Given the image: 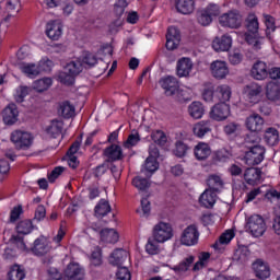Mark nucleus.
<instances>
[{
	"mask_svg": "<svg viewBox=\"0 0 280 280\" xmlns=\"http://www.w3.org/2000/svg\"><path fill=\"white\" fill-rule=\"evenodd\" d=\"M209 132H211L210 120H201L192 126V135L197 137V139H205V136L209 135Z\"/></svg>",
	"mask_w": 280,
	"mask_h": 280,
	"instance_id": "nucleus-23",
	"label": "nucleus"
},
{
	"mask_svg": "<svg viewBox=\"0 0 280 280\" xmlns=\"http://www.w3.org/2000/svg\"><path fill=\"white\" fill-rule=\"evenodd\" d=\"M65 124L58 119L51 120L50 125L46 128L47 135H50L52 139H58L62 135V128Z\"/></svg>",
	"mask_w": 280,
	"mask_h": 280,
	"instance_id": "nucleus-34",
	"label": "nucleus"
},
{
	"mask_svg": "<svg viewBox=\"0 0 280 280\" xmlns=\"http://www.w3.org/2000/svg\"><path fill=\"white\" fill-rule=\"evenodd\" d=\"M65 277L58 271L57 268L50 267L48 269V278L47 280H62Z\"/></svg>",
	"mask_w": 280,
	"mask_h": 280,
	"instance_id": "nucleus-64",
	"label": "nucleus"
},
{
	"mask_svg": "<svg viewBox=\"0 0 280 280\" xmlns=\"http://www.w3.org/2000/svg\"><path fill=\"white\" fill-rule=\"evenodd\" d=\"M244 178L247 185H259L261 183V170L247 168L244 173Z\"/></svg>",
	"mask_w": 280,
	"mask_h": 280,
	"instance_id": "nucleus-27",
	"label": "nucleus"
},
{
	"mask_svg": "<svg viewBox=\"0 0 280 280\" xmlns=\"http://www.w3.org/2000/svg\"><path fill=\"white\" fill-rule=\"evenodd\" d=\"M208 186L210 187L209 189H211L212 191H218L220 189V187H222L223 183H222V177H220L219 175H210L208 177L207 180Z\"/></svg>",
	"mask_w": 280,
	"mask_h": 280,
	"instance_id": "nucleus-50",
	"label": "nucleus"
},
{
	"mask_svg": "<svg viewBox=\"0 0 280 280\" xmlns=\"http://www.w3.org/2000/svg\"><path fill=\"white\" fill-rule=\"evenodd\" d=\"M215 200H218V195L212 189H206L199 198L200 205L206 207V209L213 207V205H215Z\"/></svg>",
	"mask_w": 280,
	"mask_h": 280,
	"instance_id": "nucleus-28",
	"label": "nucleus"
},
{
	"mask_svg": "<svg viewBox=\"0 0 280 280\" xmlns=\"http://www.w3.org/2000/svg\"><path fill=\"white\" fill-rule=\"evenodd\" d=\"M82 144V133L80 137L70 145L67 151V156H75L80 150V145Z\"/></svg>",
	"mask_w": 280,
	"mask_h": 280,
	"instance_id": "nucleus-57",
	"label": "nucleus"
},
{
	"mask_svg": "<svg viewBox=\"0 0 280 280\" xmlns=\"http://www.w3.org/2000/svg\"><path fill=\"white\" fill-rule=\"evenodd\" d=\"M84 269L78 262H70L63 271V280H84Z\"/></svg>",
	"mask_w": 280,
	"mask_h": 280,
	"instance_id": "nucleus-11",
	"label": "nucleus"
},
{
	"mask_svg": "<svg viewBox=\"0 0 280 280\" xmlns=\"http://www.w3.org/2000/svg\"><path fill=\"white\" fill-rule=\"evenodd\" d=\"M243 94L249 104H257L259 102V95H261V88L257 83H250L244 88Z\"/></svg>",
	"mask_w": 280,
	"mask_h": 280,
	"instance_id": "nucleus-17",
	"label": "nucleus"
},
{
	"mask_svg": "<svg viewBox=\"0 0 280 280\" xmlns=\"http://www.w3.org/2000/svg\"><path fill=\"white\" fill-rule=\"evenodd\" d=\"M51 67H54V61L47 59L39 62V66H36L35 63H27L21 66V71L27 78L34 79L37 75L40 74V71H51Z\"/></svg>",
	"mask_w": 280,
	"mask_h": 280,
	"instance_id": "nucleus-6",
	"label": "nucleus"
},
{
	"mask_svg": "<svg viewBox=\"0 0 280 280\" xmlns=\"http://www.w3.org/2000/svg\"><path fill=\"white\" fill-rule=\"evenodd\" d=\"M231 116V106L225 103L215 104L210 110V119L224 121Z\"/></svg>",
	"mask_w": 280,
	"mask_h": 280,
	"instance_id": "nucleus-10",
	"label": "nucleus"
},
{
	"mask_svg": "<svg viewBox=\"0 0 280 280\" xmlns=\"http://www.w3.org/2000/svg\"><path fill=\"white\" fill-rule=\"evenodd\" d=\"M266 121L259 114H252L245 120V126L250 132H261Z\"/></svg>",
	"mask_w": 280,
	"mask_h": 280,
	"instance_id": "nucleus-16",
	"label": "nucleus"
},
{
	"mask_svg": "<svg viewBox=\"0 0 280 280\" xmlns=\"http://www.w3.org/2000/svg\"><path fill=\"white\" fill-rule=\"evenodd\" d=\"M25 277V269L18 264L12 265L7 273V280H24Z\"/></svg>",
	"mask_w": 280,
	"mask_h": 280,
	"instance_id": "nucleus-32",
	"label": "nucleus"
},
{
	"mask_svg": "<svg viewBox=\"0 0 280 280\" xmlns=\"http://www.w3.org/2000/svg\"><path fill=\"white\" fill-rule=\"evenodd\" d=\"M188 114L192 119H202L205 115V106L200 102H192L188 106Z\"/></svg>",
	"mask_w": 280,
	"mask_h": 280,
	"instance_id": "nucleus-37",
	"label": "nucleus"
},
{
	"mask_svg": "<svg viewBox=\"0 0 280 280\" xmlns=\"http://www.w3.org/2000/svg\"><path fill=\"white\" fill-rule=\"evenodd\" d=\"M160 85L165 92V95H174L178 91V80L174 77H166L160 80Z\"/></svg>",
	"mask_w": 280,
	"mask_h": 280,
	"instance_id": "nucleus-24",
	"label": "nucleus"
},
{
	"mask_svg": "<svg viewBox=\"0 0 280 280\" xmlns=\"http://www.w3.org/2000/svg\"><path fill=\"white\" fill-rule=\"evenodd\" d=\"M178 45H180V33L178 32V28L171 26L166 34V49L172 51L176 49Z\"/></svg>",
	"mask_w": 280,
	"mask_h": 280,
	"instance_id": "nucleus-19",
	"label": "nucleus"
},
{
	"mask_svg": "<svg viewBox=\"0 0 280 280\" xmlns=\"http://www.w3.org/2000/svg\"><path fill=\"white\" fill-rule=\"evenodd\" d=\"M211 145L207 142H198L194 147V155L197 161H207L211 156Z\"/></svg>",
	"mask_w": 280,
	"mask_h": 280,
	"instance_id": "nucleus-21",
	"label": "nucleus"
},
{
	"mask_svg": "<svg viewBox=\"0 0 280 280\" xmlns=\"http://www.w3.org/2000/svg\"><path fill=\"white\" fill-rule=\"evenodd\" d=\"M197 21H198L199 25L207 27V25H211V23L213 22V18L211 15L207 14V11H205V9H202L197 14Z\"/></svg>",
	"mask_w": 280,
	"mask_h": 280,
	"instance_id": "nucleus-51",
	"label": "nucleus"
},
{
	"mask_svg": "<svg viewBox=\"0 0 280 280\" xmlns=\"http://www.w3.org/2000/svg\"><path fill=\"white\" fill-rule=\"evenodd\" d=\"M175 9L179 14H191L196 10V0H175Z\"/></svg>",
	"mask_w": 280,
	"mask_h": 280,
	"instance_id": "nucleus-25",
	"label": "nucleus"
},
{
	"mask_svg": "<svg viewBox=\"0 0 280 280\" xmlns=\"http://www.w3.org/2000/svg\"><path fill=\"white\" fill-rule=\"evenodd\" d=\"M199 237L200 232H198V226L190 224L182 232L180 244H183V246H196Z\"/></svg>",
	"mask_w": 280,
	"mask_h": 280,
	"instance_id": "nucleus-7",
	"label": "nucleus"
},
{
	"mask_svg": "<svg viewBox=\"0 0 280 280\" xmlns=\"http://www.w3.org/2000/svg\"><path fill=\"white\" fill-rule=\"evenodd\" d=\"M213 93H215V88L213 86V83H205L203 88V100L206 102H213Z\"/></svg>",
	"mask_w": 280,
	"mask_h": 280,
	"instance_id": "nucleus-54",
	"label": "nucleus"
},
{
	"mask_svg": "<svg viewBox=\"0 0 280 280\" xmlns=\"http://www.w3.org/2000/svg\"><path fill=\"white\" fill-rule=\"evenodd\" d=\"M264 139L267 145L272 147V145L279 144V141H280L279 130H277V128L275 127L267 128L264 133Z\"/></svg>",
	"mask_w": 280,
	"mask_h": 280,
	"instance_id": "nucleus-31",
	"label": "nucleus"
},
{
	"mask_svg": "<svg viewBox=\"0 0 280 280\" xmlns=\"http://www.w3.org/2000/svg\"><path fill=\"white\" fill-rule=\"evenodd\" d=\"M10 139L15 150H30L34 143V137H32V133L23 130L12 131Z\"/></svg>",
	"mask_w": 280,
	"mask_h": 280,
	"instance_id": "nucleus-4",
	"label": "nucleus"
},
{
	"mask_svg": "<svg viewBox=\"0 0 280 280\" xmlns=\"http://www.w3.org/2000/svg\"><path fill=\"white\" fill-rule=\"evenodd\" d=\"M266 156V148L262 145H254L245 155L246 165H259Z\"/></svg>",
	"mask_w": 280,
	"mask_h": 280,
	"instance_id": "nucleus-8",
	"label": "nucleus"
},
{
	"mask_svg": "<svg viewBox=\"0 0 280 280\" xmlns=\"http://www.w3.org/2000/svg\"><path fill=\"white\" fill-rule=\"evenodd\" d=\"M187 144L183 142H177L176 148H175V155L178 156L179 159H183L187 154Z\"/></svg>",
	"mask_w": 280,
	"mask_h": 280,
	"instance_id": "nucleus-63",
	"label": "nucleus"
},
{
	"mask_svg": "<svg viewBox=\"0 0 280 280\" xmlns=\"http://www.w3.org/2000/svg\"><path fill=\"white\" fill-rule=\"evenodd\" d=\"M233 47V37L231 35L225 34L221 37H215L212 40V49L217 51L218 54L222 51H229Z\"/></svg>",
	"mask_w": 280,
	"mask_h": 280,
	"instance_id": "nucleus-13",
	"label": "nucleus"
},
{
	"mask_svg": "<svg viewBox=\"0 0 280 280\" xmlns=\"http://www.w3.org/2000/svg\"><path fill=\"white\" fill-rule=\"evenodd\" d=\"M133 187L139 189V191H145L150 187V182L147 178L136 177L132 180Z\"/></svg>",
	"mask_w": 280,
	"mask_h": 280,
	"instance_id": "nucleus-55",
	"label": "nucleus"
},
{
	"mask_svg": "<svg viewBox=\"0 0 280 280\" xmlns=\"http://www.w3.org/2000/svg\"><path fill=\"white\" fill-rule=\"evenodd\" d=\"M23 213V206H15L10 212V222L14 223Z\"/></svg>",
	"mask_w": 280,
	"mask_h": 280,
	"instance_id": "nucleus-60",
	"label": "nucleus"
},
{
	"mask_svg": "<svg viewBox=\"0 0 280 280\" xmlns=\"http://www.w3.org/2000/svg\"><path fill=\"white\" fill-rule=\"evenodd\" d=\"M217 97L220 102H229L231 100V95H233V91L231 86L228 84H221L215 89Z\"/></svg>",
	"mask_w": 280,
	"mask_h": 280,
	"instance_id": "nucleus-39",
	"label": "nucleus"
},
{
	"mask_svg": "<svg viewBox=\"0 0 280 280\" xmlns=\"http://www.w3.org/2000/svg\"><path fill=\"white\" fill-rule=\"evenodd\" d=\"M266 95H267L268 100H270L271 102L280 100L279 85L272 81L267 83Z\"/></svg>",
	"mask_w": 280,
	"mask_h": 280,
	"instance_id": "nucleus-41",
	"label": "nucleus"
},
{
	"mask_svg": "<svg viewBox=\"0 0 280 280\" xmlns=\"http://www.w3.org/2000/svg\"><path fill=\"white\" fill-rule=\"evenodd\" d=\"M248 257H250V250L246 246L238 247L234 253L235 261H240L241 264H246Z\"/></svg>",
	"mask_w": 280,
	"mask_h": 280,
	"instance_id": "nucleus-45",
	"label": "nucleus"
},
{
	"mask_svg": "<svg viewBox=\"0 0 280 280\" xmlns=\"http://www.w3.org/2000/svg\"><path fill=\"white\" fill-rule=\"evenodd\" d=\"M15 231L18 235H30L34 231V223L30 219L22 220L16 224Z\"/></svg>",
	"mask_w": 280,
	"mask_h": 280,
	"instance_id": "nucleus-38",
	"label": "nucleus"
},
{
	"mask_svg": "<svg viewBox=\"0 0 280 280\" xmlns=\"http://www.w3.org/2000/svg\"><path fill=\"white\" fill-rule=\"evenodd\" d=\"M94 217L97 220H104L106 218V199L102 198L94 207Z\"/></svg>",
	"mask_w": 280,
	"mask_h": 280,
	"instance_id": "nucleus-46",
	"label": "nucleus"
},
{
	"mask_svg": "<svg viewBox=\"0 0 280 280\" xmlns=\"http://www.w3.org/2000/svg\"><path fill=\"white\" fill-rule=\"evenodd\" d=\"M106 218H107V224L117 225V209H115V206L112 207L108 203L106 205Z\"/></svg>",
	"mask_w": 280,
	"mask_h": 280,
	"instance_id": "nucleus-53",
	"label": "nucleus"
},
{
	"mask_svg": "<svg viewBox=\"0 0 280 280\" xmlns=\"http://www.w3.org/2000/svg\"><path fill=\"white\" fill-rule=\"evenodd\" d=\"M2 119L5 126H14L19 121V107L14 103H10L2 110Z\"/></svg>",
	"mask_w": 280,
	"mask_h": 280,
	"instance_id": "nucleus-12",
	"label": "nucleus"
},
{
	"mask_svg": "<svg viewBox=\"0 0 280 280\" xmlns=\"http://www.w3.org/2000/svg\"><path fill=\"white\" fill-rule=\"evenodd\" d=\"M46 36H48L50 40H60L62 36V24L58 21L48 22L46 25Z\"/></svg>",
	"mask_w": 280,
	"mask_h": 280,
	"instance_id": "nucleus-22",
	"label": "nucleus"
},
{
	"mask_svg": "<svg viewBox=\"0 0 280 280\" xmlns=\"http://www.w3.org/2000/svg\"><path fill=\"white\" fill-rule=\"evenodd\" d=\"M152 140L154 143H158V145H165V143H167V136L165 132L158 130L152 133Z\"/></svg>",
	"mask_w": 280,
	"mask_h": 280,
	"instance_id": "nucleus-56",
	"label": "nucleus"
},
{
	"mask_svg": "<svg viewBox=\"0 0 280 280\" xmlns=\"http://www.w3.org/2000/svg\"><path fill=\"white\" fill-rule=\"evenodd\" d=\"M245 231L253 237H261L266 233V221L261 215L253 214L246 219Z\"/></svg>",
	"mask_w": 280,
	"mask_h": 280,
	"instance_id": "nucleus-3",
	"label": "nucleus"
},
{
	"mask_svg": "<svg viewBox=\"0 0 280 280\" xmlns=\"http://www.w3.org/2000/svg\"><path fill=\"white\" fill-rule=\"evenodd\" d=\"M209 261H211V254L208 252H201L198 256V261L192 266V271L198 272L202 270V268H207L209 266Z\"/></svg>",
	"mask_w": 280,
	"mask_h": 280,
	"instance_id": "nucleus-36",
	"label": "nucleus"
},
{
	"mask_svg": "<svg viewBox=\"0 0 280 280\" xmlns=\"http://www.w3.org/2000/svg\"><path fill=\"white\" fill-rule=\"evenodd\" d=\"M80 73H82V63L80 61H70L67 63L65 71L59 73L58 80L61 84L72 86L75 82V75H80Z\"/></svg>",
	"mask_w": 280,
	"mask_h": 280,
	"instance_id": "nucleus-1",
	"label": "nucleus"
},
{
	"mask_svg": "<svg viewBox=\"0 0 280 280\" xmlns=\"http://www.w3.org/2000/svg\"><path fill=\"white\" fill-rule=\"evenodd\" d=\"M152 235L154 242L158 244H165V242H170V240L174 237V229L172 228V224L160 221L153 226Z\"/></svg>",
	"mask_w": 280,
	"mask_h": 280,
	"instance_id": "nucleus-2",
	"label": "nucleus"
},
{
	"mask_svg": "<svg viewBox=\"0 0 280 280\" xmlns=\"http://www.w3.org/2000/svg\"><path fill=\"white\" fill-rule=\"evenodd\" d=\"M194 71V61L190 58H180L176 63V73L178 78H189Z\"/></svg>",
	"mask_w": 280,
	"mask_h": 280,
	"instance_id": "nucleus-15",
	"label": "nucleus"
},
{
	"mask_svg": "<svg viewBox=\"0 0 280 280\" xmlns=\"http://www.w3.org/2000/svg\"><path fill=\"white\" fill-rule=\"evenodd\" d=\"M77 62L81 63V71H82L83 67H85V69L95 67V65H97V57L90 51H83L81 58L77 60Z\"/></svg>",
	"mask_w": 280,
	"mask_h": 280,
	"instance_id": "nucleus-35",
	"label": "nucleus"
},
{
	"mask_svg": "<svg viewBox=\"0 0 280 280\" xmlns=\"http://www.w3.org/2000/svg\"><path fill=\"white\" fill-rule=\"evenodd\" d=\"M253 270L258 279H269L271 275L270 265L261 259L253 264Z\"/></svg>",
	"mask_w": 280,
	"mask_h": 280,
	"instance_id": "nucleus-20",
	"label": "nucleus"
},
{
	"mask_svg": "<svg viewBox=\"0 0 280 280\" xmlns=\"http://www.w3.org/2000/svg\"><path fill=\"white\" fill-rule=\"evenodd\" d=\"M265 25H266V34L267 38L272 39V33L277 30V26H275V18L265 14Z\"/></svg>",
	"mask_w": 280,
	"mask_h": 280,
	"instance_id": "nucleus-49",
	"label": "nucleus"
},
{
	"mask_svg": "<svg viewBox=\"0 0 280 280\" xmlns=\"http://www.w3.org/2000/svg\"><path fill=\"white\" fill-rule=\"evenodd\" d=\"M49 243L47 242V238L45 236L37 237L33 246L31 247V253L35 255V257H45L47 253H49Z\"/></svg>",
	"mask_w": 280,
	"mask_h": 280,
	"instance_id": "nucleus-14",
	"label": "nucleus"
},
{
	"mask_svg": "<svg viewBox=\"0 0 280 280\" xmlns=\"http://www.w3.org/2000/svg\"><path fill=\"white\" fill-rule=\"evenodd\" d=\"M233 237H235V234L233 233V231H231V230L226 231L212 245V248H214V250H218V253H222L224 250V248H226V245L231 244V240H233Z\"/></svg>",
	"mask_w": 280,
	"mask_h": 280,
	"instance_id": "nucleus-26",
	"label": "nucleus"
},
{
	"mask_svg": "<svg viewBox=\"0 0 280 280\" xmlns=\"http://www.w3.org/2000/svg\"><path fill=\"white\" fill-rule=\"evenodd\" d=\"M116 279L117 280H131L132 275L130 273V270H128V268L121 267L116 272Z\"/></svg>",
	"mask_w": 280,
	"mask_h": 280,
	"instance_id": "nucleus-59",
	"label": "nucleus"
},
{
	"mask_svg": "<svg viewBox=\"0 0 280 280\" xmlns=\"http://www.w3.org/2000/svg\"><path fill=\"white\" fill-rule=\"evenodd\" d=\"M58 115L63 117V119H71L75 117V106L71 105L69 101H63L59 104Z\"/></svg>",
	"mask_w": 280,
	"mask_h": 280,
	"instance_id": "nucleus-29",
	"label": "nucleus"
},
{
	"mask_svg": "<svg viewBox=\"0 0 280 280\" xmlns=\"http://www.w3.org/2000/svg\"><path fill=\"white\" fill-rule=\"evenodd\" d=\"M246 27L249 34H257L259 32V20L255 13L248 14Z\"/></svg>",
	"mask_w": 280,
	"mask_h": 280,
	"instance_id": "nucleus-43",
	"label": "nucleus"
},
{
	"mask_svg": "<svg viewBox=\"0 0 280 280\" xmlns=\"http://www.w3.org/2000/svg\"><path fill=\"white\" fill-rule=\"evenodd\" d=\"M106 158L107 161H121V159H124V151L119 144L114 143L107 148Z\"/></svg>",
	"mask_w": 280,
	"mask_h": 280,
	"instance_id": "nucleus-33",
	"label": "nucleus"
},
{
	"mask_svg": "<svg viewBox=\"0 0 280 280\" xmlns=\"http://www.w3.org/2000/svg\"><path fill=\"white\" fill-rule=\"evenodd\" d=\"M210 73L215 80H226L229 77V63L224 60H214L210 63Z\"/></svg>",
	"mask_w": 280,
	"mask_h": 280,
	"instance_id": "nucleus-9",
	"label": "nucleus"
},
{
	"mask_svg": "<svg viewBox=\"0 0 280 280\" xmlns=\"http://www.w3.org/2000/svg\"><path fill=\"white\" fill-rule=\"evenodd\" d=\"M159 170V162L153 156L147 158L144 165L142 167V172L145 176H150V174H154Z\"/></svg>",
	"mask_w": 280,
	"mask_h": 280,
	"instance_id": "nucleus-42",
	"label": "nucleus"
},
{
	"mask_svg": "<svg viewBox=\"0 0 280 280\" xmlns=\"http://www.w3.org/2000/svg\"><path fill=\"white\" fill-rule=\"evenodd\" d=\"M269 71L268 63L258 60L252 66L250 75L254 78V80H266V78L269 75Z\"/></svg>",
	"mask_w": 280,
	"mask_h": 280,
	"instance_id": "nucleus-18",
	"label": "nucleus"
},
{
	"mask_svg": "<svg viewBox=\"0 0 280 280\" xmlns=\"http://www.w3.org/2000/svg\"><path fill=\"white\" fill-rule=\"evenodd\" d=\"M119 242V232L115 228H107L106 244L107 246H115Z\"/></svg>",
	"mask_w": 280,
	"mask_h": 280,
	"instance_id": "nucleus-47",
	"label": "nucleus"
},
{
	"mask_svg": "<svg viewBox=\"0 0 280 280\" xmlns=\"http://www.w3.org/2000/svg\"><path fill=\"white\" fill-rule=\"evenodd\" d=\"M90 262L91 266H100L102 264V248L100 246L95 247L94 250H92V254L90 256Z\"/></svg>",
	"mask_w": 280,
	"mask_h": 280,
	"instance_id": "nucleus-52",
	"label": "nucleus"
},
{
	"mask_svg": "<svg viewBox=\"0 0 280 280\" xmlns=\"http://www.w3.org/2000/svg\"><path fill=\"white\" fill-rule=\"evenodd\" d=\"M128 259V252L122 248L115 249L108 258L112 266H121Z\"/></svg>",
	"mask_w": 280,
	"mask_h": 280,
	"instance_id": "nucleus-30",
	"label": "nucleus"
},
{
	"mask_svg": "<svg viewBox=\"0 0 280 280\" xmlns=\"http://www.w3.org/2000/svg\"><path fill=\"white\" fill-rule=\"evenodd\" d=\"M243 22L242 13L237 10L229 11L219 16L220 25H222V27H229L230 30L242 27Z\"/></svg>",
	"mask_w": 280,
	"mask_h": 280,
	"instance_id": "nucleus-5",
	"label": "nucleus"
},
{
	"mask_svg": "<svg viewBox=\"0 0 280 280\" xmlns=\"http://www.w3.org/2000/svg\"><path fill=\"white\" fill-rule=\"evenodd\" d=\"M7 10L8 12L18 13L21 10V0H8L7 1Z\"/></svg>",
	"mask_w": 280,
	"mask_h": 280,
	"instance_id": "nucleus-62",
	"label": "nucleus"
},
{
	"mask_svg": "<svg viewBox=\"0 0 280 280\" xmlns=\"http://www.w3.org/2000/svg\"><path fill=\"white\" fill-rule=\"evenodd\" d=\"M245 39L248 43V45H250V47L255 49V51H259V49H261V46L264 45V38L257 37L252 34H246Z\"/></svg>",
	"mask_w": 280,
	"mask_h": 280,
	"instance_id": "nucleus-48",
	"label": "nucleus"
},
{
	"mask_svg": "<svg viewBox=\"0 0 280 280\" xmlns=\"http://www.w3.org/2000/svg\"><path fill=\"white\" fill-rule=\"evenodd\" d=\"M194 261H196L195 256H191V255L187 256L178 265L173 267V270H174V272H177L179 275L183 272H187V270H189V268H191V265L194 264Z\"/></svg>",
	"mask_w": 280,
	"mask_h": 280,
	"instance_id": "nucleus-40",
	"label": "nucleus"
},
{
	"mask_svg": "<svg viewBox=\"0 0 280 280\" xmlns=\"http://www.w3.org/2000/svg\"><path fill=\"white\" fill-rule=\"evenodd\" d=\"M65 172V167L57 166L48 174L49 183H56V179Z\"/></svg>",
	"mask_w": 280,
	"mask_h": 280,
	"instance_id": "nucleus-61",
	"label": "nucleus"
},
{
	"mask_svg": "<svg viewBox=\"0 0 280 280\" xmlns=\"http://www.w3.org/2000/svg\"><path fill=\"white\" fill-rule=\"evenodd\" d=\"M145 250L149 255H159V243L156 241L149 240L145 245Z\"/></svg>",
	"mask_w": 280,
	"mask_h": 280,
	"instance_id": "nucleus-58",
	"label": "nucleus"
},
{
	"mask_svg": "<svg viewBox=\"0 0 280 280\" xmlns=\"http://www.w3.org/2000/svg\"><path fill=\"white\" fill-rule=\"evenodd\" d=\"M30 95V86L27 85H20L16 88L14 93V100L16 104H23L25 102V98Z\"/></svg>",
	"mask_w": 280,
	"mask_h": 280,
	"instance_id": "nucleus-44",
	"label": "nucleus"
}]
</instances>
